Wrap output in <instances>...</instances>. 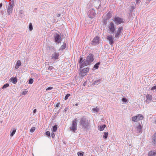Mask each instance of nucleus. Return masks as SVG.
<instances>
[{"label":"nucleus","mask_w":156,"mask_h":156,"mask_svg":"<svg viewBox=\"0 0 156 156\" xmlns=\"http://www.w3.org/2000/svg\"><path fill=\"white\" fill-rule=\"evenodd\" d=\"M79 124L81 129L86 131L89 129L90 127V120L84 117H82L80 119Z\"/></svg>","instance_id":"1"},{"label":"nucleus","mask_w":156,"mask_h":156,"mask_svg":"<svg viewBox=\"0 0 156 156\" xmlns=\"http://www.w3.org/2000/svg\"><path fill=\"white\" fill-rule=\"evenodd\" d=\"M94 60L93 55L92 54H89L87 57L86 61H84L83 63L80 65V68L88 65L90 63L92 62Z\"/></svg>","instance_id":"2"},{"label":"nucleus","mask_w":156,"mask_h":156,"mask_svg":"<svg viewBox=\"0 0 156 156\" xmlns=\"http://www.w3.org/2000/svg\"><path fill=\"white\" fill-rule=\"evenodd\" d=\"M108 32L111 34H113L115 30L116 27L112 22H111L108 26Z\"/></svg>","instance_id":"3"},{"label":"nucleus","mask_w":156,"mask_h":156,"mask_svg":"<svg viewBox=\"0 0 156 156\" xmlns=\"http://www.w3.org/2000/svg\"><path fill=\"white\" fill-rule=\"evenodd\" d=\"M14 5V0H11V2L9 4L7 9V12L9 15H10L12 13L13 10V7Z\"/></svg>","instance_id":"4"},{"label":"nucleus","mask_w":156,"mask_h":156,"mask_svg":"<svg viewBox=\"0 0 156 156\" xmlns=\"http://www.w3.org/2000/svg\"><path fill=\"white\" fill-rule=\"evenodd\" d=\"M78 120L77 118H76L72 121V126L70 127L71 130L75 132L77 130V124Z\"/></svg>","instance_id":"5"},{"label":"nucleus","mask_w":156,"mask_h":156,"mask_svg":"<svg viewBox=\"0 0 156 156\" xmlns=\"http://www.w3.org/2000/svg\"><path fill=\"white\" fill-rule=\"evenodd\" d=\"M82 68H80L81 70L80 73V75L82 77H83L84 76L87 75V73L88 72L89 70V68L88 67L86 68H84L82 69H81Z\"/></svg>","instance_id":"6"},{"label":"nucleus","mask_w":156,"mask_h":156,"mask_svg":"<svg viewBox=\"0 0 156 156\" xmlns=\"http://www.w3.org/2000/svg\"><path fill=\"white\" fill-rule=\"evenodd\" d=\"M55 42L58 44L61 42V36L59 34L56 33L55 36Z\"/></svg>","instance_id":"7"},{"label":"nucleus","mask_w":156,"mask_h":156,"mask_svg":"<svg viewBox=\"0 0 156 156\" xmlns=\"http://www.w3.org/2000/svg\"><path fill=\"white\" fill-rule=\"evenodd\" d=\"M89 17L90 18H93L95 15L94 9L92 8L87 13Z\"/></svg>","instance_id":"8"},{"label":"nucleus","mask_w":156,"mask_h":156,"mask_svg":"<svg viewBox=\"0 0 156 156\" xmlns=\"http://www.w3.org/2000/svg\"><path fill=\"white\" fill-rule=\"evenodd\" d=\"M114 21L115 22V23L117 25H119L121 24V23H124V21L123 20L122 18L119 17H115Z\"/></svg>","instance_id":"9"},{"label":"nucleus","mask_w":156,"mask_h":156,"mask_svg":"<svg viewBox=\"0 0 156 156\" xmlns=\"http://www.w3.org/2000/svg\"><path fill=\"white\" fill-rule=\"evenodd\" d=\"M123 30V28L122 27H120L118 28L117 31L116 32H115V37L117 39H118L119 37V35L122 31Z\"/></svg>","instance_id":"10"},{"label":"nucleus","mask_w":156,"mask_h":156,"mask_svg":"<svg viewBox=\"0 0 156 156\" xmlns=\"http://www.w3.org/2000/svg\"><path fill=\"white\" fill-rule=\"evenodd\" d=\"M99 38L97 36L94 37L92 41L91 44L93 45H95L97 44H99Z\"/></svg>","instance_id":"11"},{"label":"nucleus","mask_w":156,"mask_h":156,"mask_svg":"<svg viewBox=\"0 0 156 156\" xmlns=\"http://www.w3.org/2000/svg\"><path fill=\"white\" fill-rule=\"evenodd\" d=\"M58 53L54 52L51 55V59H54L55 60L58 59Z\"/></svg>","instance_id":"12"},{"label":"nucleus","mask_w":156,"mask_h":156,"mask_svg":"<svg viewBox=\"0 0 156 156\" xmlns=\"http://www.w3.org/2000/svg\"><path fill=\"white\" fill-rule=\"evenodd\" d=\"M107 39L109 41V43L110 45H112L114 43L113 38L111 35H109L107 37Z\"/></svg>","instance_id":"13"},{"label":"nucleus","mask_w":156,"mask_h":156,"mask_svg":"<svg viewBox=\"0 0 156 156\" xmlns=\"http://www.w3.org/2000/svg\"><path fill=\"white\" fill-rule=\"evenodd\" d=\"M147 100L146 101V102L147 103H149L151 100L152 98L151 95L150 94H147L146 96Z\"/></svg>","instance_id":"14"},{"label":"nucleus","mask_w":156,"mask_h":156,"mask_svg":"<svg viewBox=\"0 0 156 156\" xmlns=\"http://www.w3.org/2000/svg\"><path fill=\"white\" fill-rule=\"evenodd\" d=\"M21 63L20 61V60L17 61L16 62V66L15 67L16 69H18L19 68V66H20L21 65Z\"/></svg>","instance_id":"15"},{"label":"nucleus","mask_w":156,"mask_h":156,"mask_svg":"<svg viewBox=\"0 0 156 156\" xmlns=\"http://www.w3.org/2000/svg\"><path fill=\"white\" fill-rule=\"evenodd\" d=\"M148 156H156V152L151 151L148 153Z\"/></svg>","instance_id":"16"},{"label":"nucleus","mask_w":156,"mask_h":156,"mask_svg":"<svg viewBox=\"0 0 156 156\" xmlns=\"http://www.w3.org/2000/svg\"><path fill=\"white\" fill-rule=\"evenodd\" d=\"M10 80L14 84H15L17 82V79L16 78L12 77L10 79Z\"/></svg>","instance_id":"17"},{"label":"nucleus","mask_w":156,"mask_h":156,"mask_svg":"<svg viewBox=\"0 0 156 156\" xmlns=\"http://www.w3.org/2000/svg\"><path fill=\"white\" fill-rule=\"evenodd\" d=\"M136 116L138 117L137 119L138 121L142 120L144 118V116L142 115L139 114Z\"/></svg>","instance_id":"18"},{"label":"nucleus","mask_w":156,"mask_h":156,"mask_svg":"<svg viewBox=\"0 0 156 156\" xmlns=\"http://www.w3.org/2000/svg\"><path fill=\"white\" fill-rule=\"evenodd\" d=\"M136 4L135 2H132L131 4V9L130 10V11H132L135 8Z\"/></svg>","instance_id":"19"},{"label":"nucleus","mask_w":156,"mask_h":156,"mask_svg":"<svg viewBox=\"0 0 156 156\" xmlns=\"http://www.w3.org/2000/svg\"><path fill=\"white\" fill-rule=\"evenodd\" d=\"M16 129H15V128H13L12 130H11V131H10V133H11L10 136H11V137L12 136L14 135L15 134V133H16Z\"/></svg>","instance_id":"20"},{"label":"nucleus","mask_w":156,"mask_h":156,"mask_svg":"<svg viewBox=\"0 0 156 156\" xmlns=\"http://www.w3.org/2000/svg\"><path fill=\"white\" fill-rule=\"evenodd\" d=\"M100 64V62L97 63L94 66L93 68V70L97 69L99 67V65Z\"/></svg>","instance_id":"21"},{"label":"nucleus","mask_w":156,"mask_h":156,"mask_svg":"<svg viewBox=\"0 0 156 156\" xmlns=\"http://www.w3.org/2000/svg\"><path fill=\"white\" fill-rule=\"evenodd\" d=\"M137 130L138 132L139 133L141 132L142 129V126L140 124H139V125L136 127Z\"/></svg>","instance_id":"22"},{"label":"nucleus","mask_w":156,"mask_h":156,"mask_svg":"<svg viewBox=\"0 0 156 156\" xmlns=\"http://www.w3.org/2000/svg\"><path fill=\"white\" fill-rule=\"evenodd\" d=\"M108 132H104V135L103 136V138L104 139H107L108 136Z\"/></svg>","instance_id":"23"},{"label":"nucleus","mask_w":156,"mask_h":156,"mask_svg":"<svg viewBox=\"0 0 156 156\" xmlns=\"http://www.w3.org/2000/svg\"><path fill=\"white\" fill-rule=\"evenodd\" d=\"M137 117L136 116H133L132 118V120L134 122H136L138 121L137 119Z\"/></svg>","instance_id":"24"},{"label":"nucleus","mask_w":156,"mask_h":156,"mask_svg":"<svg viewBox=\"0 0 156 156\" xmlns=\"http://www.w3.org/2000/svg\"><path fill=\"white\" fill-rule=\"evenodd\" d=\"M153 136L154 137L153 141L154 144L156 145V133L154 134Z\"/></svg>","instance_id":"25"},{"label":"nucleus","mask_w":156,"mask_h":156,"mask_svg":"<svg viewBox=\"0 0 156 156\" xmlns=\"http://www.w3.org/2000/svg\"><path fill=\"white\" fill-rule=\"evenodd\" d=\"M57 129V125H55L53 126L52 131L54 132H55L56 131Z\"/></svg>","instance_id":"26"},{"label":"nucleus","mask_w":156,"mask_h":156,"mask_svg":"<svg viewBox=\"0 0 156 156\" xmlns=\"http://www.w3.org/2000/svg\"><path fill=\"white\" fill-rule=\"evenodd\" d=\"M106 126L105 125H103L101 126H100L99 127V130L100 131H102L104 130Z\"/></svg>","instance_id":"27"},{"label":"nucleus","mask_w":156,"mask_h":156,"mask_svg":"<svg viewBox=\"0 0 156 156\" xmlns=\"http://www.w3.org/2000/svg\"><path fill=\"white\" fill-rule=\"evenodd\" d=\"M101 79H99L97 80H96L94 82V83L95 84H98L99 83H100L101 82Z\"/></svg>","instance_id":"28"},{"label":"nucleus","mask_w":156,"mask_h":156,"mask_svg":"<svg viewBox=\"0 0 156 156\" xmlns=\"http://www.w3.org/2000/svg\"><path fill=\"white\" fill-rule=\"evenodd\" d=\"M66 47V44L65 43H63V44L62 45L60 48V49L61 50H62L64 49Z\"/></svg>","instance_id":"29"},{"label":"nucleus","mask_w":156,"mask_h":156,"mask_svg":"<svg viewBox=\"0 0 156 156\" xmlns=\"http://www.w3.org/2000/svg\"><path fill=\"white\" fill-rule=\"evenodd\" d=\"M9 83H7L4 84L2 87V89H5L7 87H9Z\"/></svg>","instance_id":"30"},{"label":"nucleus","mask_w":156,"mask_h":156,"mask_svg":"<svg viewBox=\"0 0 156 156\" xmlns=\"http://www.w3.org/2000/svg\"><path fill=\"white\" fill-rule=\"evenodd\" d=\"M29 29L30 30H33V26L32 25L31 23H30L29 27Z\"/></svg>","instance_id":"31"},{"label":"nucleus","mask_w":156,"mask_h":156,"mask_svg":"<svg viewBox=\"0 0 156 156\" xmlns=\"http://www.w3.org/2000/svg\"><path fill=\"white\" fill-rule=\"evenodd\" d=\"M92 109L94 112H98L99 111V109L97 107L96 108H93Z\"/></svg>","instance_id":"32"},{"label":"nucleus","mask_w":156,"mask_h":156,"mask_svg":"<svg viewBox=\"0 0 156 156\" xmlns=\"http://www.w3.org/2000/svg\"><path fill=\"white\" fill-rule=\"evenodd\" d=\"M70 96V94H67L66 96H65V100H66L68 99V97Z\"/></svg>","instance_id":"33"},{"label":"nucleus","mask_w":156,"mask_h":156,"mask_svg":"<svg viewBox=\"0 0 156 156\" xmlns=\"http://www.w3.org/2000/svg\"><path fill=\"white\" fill-rule=\"evenodd\" d=\"M34 82V80L33 79H30L29 80V82L28 83L29 84H32Z\"/></svg>","instance_id":"34"},{"label":"nucleus","mask_w":156,"mask_h":156,"mask_svg":"<svg viewBox=\"0 0 156 156\" xmlns=\"http://www.w3.org/2000/svg\"><path fill=\"white\" fill-rule=\"evenodd\" d=\"M35 127H32L30 129V131L31 132H33L35 131Z\"/></svg>","instance_id":"35"},{"label":"nucleus","mask_w":156,"mask_h":156,"mask_svg":"<svg viewBox=\"0 0 156 156\" xmlns=\"http://www.w3.org/2000/svg\"><path fill=\"white\" fill-rule=\"evenodd\" d=\"M83 58L82 57H80V60L79 61V62L81 64V65L83 63Z\"/></svg>","instance_id":"36"},{"label":"nucleus","mask_w":156,"mask_h":156,"mask_svg":"<svg viewBox=\"0 0 156 156\" xmlns=\"http://www.w3.org/2000/svg\"><path fill=\"white\" fill-rule=\"evenodd\" d=\"M77 154L78 156H83V154L82 152H79L77 153Z\"/></svg>","instance_id":"37"},{"label":"nucleus","mask_w":156,"mask_h":156,"mask_svg":"<svg viewBox=\"0 0 156 156\" xmlns=\"http://www.w3.org/2000/svg\"><path fill=\"white\" fill-rule=\"evenodd\" d=\"M122 101L123 102H126L127 101V99L125 98H123L122 99Z\"/></svg>","instance_id":"38"},{"label":"nucleus","mask_w":156,"mask_h":156,"mask_svg":"<svg viewBox=\"0 0 156 156\" xmlns=\"http://www.w3.org/2000/svg\"><path fill=\"white\" fill-rule=\"evenodd\" d=\"M48 136H50V133L49 131H47L45 133Z\"/></svg>","instance_id":"39"},{"label":"nucleus","mask_w":156,"mask_h":156,"mask_svg":"<svg viewBox=\"0 0 156 156\" xmlns=\"http://www.w3.org/2000/svg\"><path fill=\"white\" fill-rule=\"evenodd\" d=\"M111 17V14L109 13H108V14H107V17L108 18H110Z\"/></svg>","instance_id":"40"},{"label":"nucleus","mask_w":156,"mask_h":156,"mask_svg":"<svg viewBox=\"0 0 156 156\" xmlns=\"http://www.w3.org/2000/svg\"><path fill=\"white\" fill-rule=\"evenodd\" d=\"M53 89V87H48L46 89V90H51Z\"/></svg>","instance_id":"41"},{"label":"nucleus","mask_w":156,"mask_h":156,"mask_svg":"<svg viewBox=\"0 0 156 156\" xmlns=\"http://www.w3.org/2000/svg\"><path fill=\"white\" fill-rule=\"evenodd\" d=\"M156 89V85L153 87L151 89V90H153Z\"/></svg>","instance_id":"42"},{"label":"nucleus","mask_w":156,"mask_h":156,"mask_svg":"<svg viewBox=\"0 0 156 156\" xmlns=\"http://www.w3.org/2000/svg\"><path fill=\"white\" fill-rule=\"evenodd\" d=\"M55 134L54 133H52L51 134V136L52 138H54L55 136Z\"/></svg>","instance_id":"43"},{"label":"nucleus","mask_w":156,"mask_h":156,"mask_svg":"<svg viewBox=\"0 0 156 156\" xmlns=\"http://www.w3.org/2000/svg\"><path fill=\"white\" fill-rule=\"evenodd\" d=\"M53 68V67L52 66H49V67L48 68V69L49 70H51Z\"/></svg>","instance_id":"44"},{"label":"nucleus","mask_w":156,"mask_h":156,"mask_svg":"<svg viewBox=\"0 0 156 156\" xmlns=\"http://www.w3.org/2000/svg\"><path fill=\"white\" fill-rule=\"evenodd\" d=\"M60 105V103H58L56 104V105H55V107H58Z\"/></svg>","instance_id":"45"},{"label":"nucleus","mask_w":156,"mask_h":156,"mask_svg":"<svg viewBox=\"0 0 156 156\" xmlns=\"http://www.w3.org/2000/svg\"><path fill=\"white\" fill-rule=\"evenodd\" d=\"M104 23L105 25H106L107 23V19H105L104 20Z\"/></svg>","instance_id":"46"},{"label":"nucleus","mask_w":156,"mask_h":156,"mask_svg":"<svg viewBox=\"0 0 156 156\" xmlns=\"http://www.w3.org/2000/svg\"><path fill=\"white\" fill-rule=\"evenodd\" d=\"M26 93H27V92L26 91H23L22 92V94H23L25 95L26 94Z\"/></svg>","instance_id":"47"},{"label":"nucleus","mask_w":156,"mask_h":156,"mask_svg":"<svg viewBox=\"0 0 156 156\" xmlns=\"http://www.w3.org/2000/svg\"><path fill=\"white\" fill-rule=\"evenodd\" d=\"M61 16V14H58L57 15V16L58 17H60Z\"/></svg>","instance_id":"48"},{"label":"nucleus","mask_w":156,"mask_h":156,"mask_svg":"<svg viewBox=\"0 0 156 156\" xmlns=\"http://www.w3.org/2000/svg\"><path fill=\"white\" fill-rule=\"evenodd\" d=\"M36 111H37V110H36V109H34V111H33V113H35L36 112Z\"/></svg>","instance_id":"49"},{"label":"nucleus","mask_w":156,"mask_h":156,"mask_svg":"<svg viewBox=\"0 0 156 156\" xmlns=\"http://www.w3.org/2000/svg\"><path fill=\"white\" fill-rule=\"evenodd\" d=\"M2 3H0V9L2 6Z\"/></svg>","instance_id":"50"},{"label":"nucleus","mask_w":156,"mask_h":156,"mask_svg":"<svg viewBox=\"0 0 156 156\" xmlns=\"http://www.w3.org/2000/svg\"><path fill=\"white\" fill-rule=\"evenodd\" d=\"M154 123L156 124V119L154 120Z\"/></svg>","instance_id":"51"},{"label":"nucleus","mask_w":156,"mask_h":156,"mask_svg":"<svg viewBox=\"0 0 156 156\" xmlns=\"http://www.w3.org/2000/svg\"><path fill=\"white\" fill-rule=\"evenodd\" d=\"M140 0H136V3H137Z\"/></svg>","instance_id":"52"},{"label":"nucleus","mask_w":156,"mask_h":156,"mask_svg":"<svg viewBox=\"0 0 156 156\" xmlns=\"http://www.w3.org/2000/svg\"><path fill=\"white\" fill-rule=\"evenodd\" d=\"M75 106H77L78 105V104L76 103V104L75 105Z\"/></svg>","instance_id":"53"}]
</instances>
